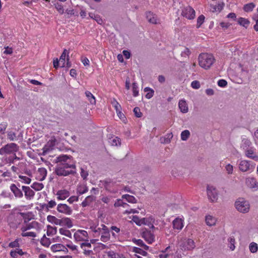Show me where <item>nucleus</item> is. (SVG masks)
I'll list each match as a JSON object with an SVG mask.
<instances>
[{
  "label": "nucleus",
  "mask_w": 258,
  "mask_h": 258,
  "mask_svg": "<svg viewBox=\"0 0 258 258\" xmlns=\"http://www.w3.org/2000/svg\"><path fill=\"white\" fill-rule=\"evenodd\" d=\"M58 163L55 169V174L59 176H67L76 173L75 161L71 156L60 155L57 157Z\"/></svg>",
  "instance_id": "nucleus-1"
},
{
  "label": "nucleus",
  "mask_w": 258,
  "mask_h": 258,
  "mask_svg": "<svg viewBox=\"0 0 258 258\" xmlns=\"http://www.w3.org/2000/svg\"><path fill=\"white\" fill-rule=\"evenodd\" d=\"M199 66L205 70H209L216 61L214 55L210 53H201L198 57Z\"/></svg>",
  "instance_id": "nucleus-2"
},
{
  "label": "nucleus",
  "mask_w": 258,
  "mask_h": 258,
  "mask_svg": "<svg viewBox=\"0 0 258 258\" xmlns=\"http://www.w3.org/2000/svg\"><path fill=\"white\" fill-rule=\"evenodd\" d=\"M22 215L19 212L12 211L8 217V221L9 225L13 229H17L22 223L21 220Z\"/></svg>",
  "instance_id": "nucleus-3"
},
{
  "label": "nucleus",
  "mask_w": 258,
  "mask_h": 258,
  "mask_svg": "<svg viewBox=\"0 0 258 258\" xmlns=\"http://www.w3.org/2000/svg\"><path fill=\"white\" fill-rule=\"evenodd\" d=\"M19 150V146L16 143H9L0 149V154H15Z\"/></svg>",
  "instance_id": "nucleus-4"
},
{
  "label": "nucleus",
  "mask_w": 258,
  "mask_h": 258,
  "mask_svg": "<svg viewBox=\"0 0 258 258\" xmlns=\"http://www.w3.org/2000/svg\"><path fill=\"white\" fill-rule=\"evenodd\" d=\"M236 209L242 213H247L250 208V205L248 201L243 198H239L235 203Z\"/></svg>",
  "instance_id": "nucleus-5"
},
{
  "label": "nucleus",
  "mask_w": 258,
  "mask_h": 258,
  "mask_svg": "<svg viewBox=\"0 0 258 258\" xmlns=\"http://www.w3.org/2000/svg\"><path fill=\"white\" fill-rule=\"evenodd\" d=\"M255 164L246 160H241L239 163V169L242 172L252 171L255 168Z\"/></svg>",
  "instance_id": "nucleus-6"
},
{
  "label": "nucleus",
  "mask_w": 258,
  "mask_h": 258,
  "mask_svg": "<svg viewBox=\"0 0 258 258\" xmlns=\"http://www.w3.org/2000/svg\"><path fill=\"white\" fill-rule=\"evenodd\" d=\"M74 238L76 242L89 241V235L88 232L84 230L79 229L74 234Z\"/></svg>",
  "instance_id": "nucleus-7"
},
{
  "label": "nucleus",
  "mask_w": 258,
  "mask_h": 258,
  "mask_svg": "<svg viewBox=\"0 0 258 258\" xmlns=\"http://www.w3.org/2000/svg\"><path fill=\"white\" fill-rule=\"evenodd\" d=\"M183 250H192L196 247L194 240L191 238L184 239L180 245Z\"/></svg>",
  "instance_id": "nucleus-8"
},
{
  "label": "nucleus",
  "mask_w": 258,
  "mask_h": 258,
  "mask_svg": "<svg viewBox=\"0 0 258 258\" xmlns=\"http://www.w3.org/2000/svg\"><path fill=\"white\" fill-rule=\"evenodd\" d=\"M181 15L189 20H192L195 18L196 12L192 8L187 6L182 9Z\"/></svg>",
  "instance_id": "nucleus-9"
},
{
  "label": "nucleus",
  "mask_w": 258,
  "mask_h": 258,
  "mask_svg": "<svg viewBox=\"0 0 258 258\" xmlns=\"http://www.w3.org/2000/svg\"><path fill=\"white\" fill-rule=\"evenodd\" d=\"M80 247L83 250V253L85 256L95 258L94 256H92L94 255V252L91 249L92 245L89 241L82 242L80 245Z\"/></svg>",
  "instance_id": "nucleus-10"
},
{
  "label": "nucleus",
  "mask_w": 258,
  "mask_h": 258,
  "mask_svg": "<svg viewBox=\"0 0 258 258\" xmlns=\"http://www.w3.org/2000/svg\"><path fill=\"white\" fill-rule=\"evenodd\" d=\"M142 237L148 244H152L155 240L154 233L147 229L142 232Z\"/></svg>",
  "instance_id": "nucleus-11"
},
{
  "label": "nucleus",
  "mask_w": 258,
  "mask_h": 258,
  "mask_svg": "<svg viewBox=\"0 0 258 258\" xmlns=\"http://www.w3.org/2000/svg\"><path fill=\"white\" fill-rule=\"evenodd\" d=\"M207 195L209 200L214 202L218 200V192L215 188L212 186L208 185L207 186Z\"/></svg>",
  "instance_id": "nucleus-12"
},
{
  "label": "nucleus",
  "mask_w": 258,
  "mask_h": 258,
  "mask_svg": "<svg viewBox=\"0 0 258 258\" xmlns=\"http://www.w3.org/2000/svg\"><path fill=\"white\" fill-rule=\"evenodd\" d=\"M56 209L58 212L68 215H71L73 212L72 208L65 204H58Z\"/></svg>",
  "instance_id": "nucleus-13"
},
{
  "label": "nucleus",
  "mask_w": 258,
  "mask_h": 258,
  "mask_svg": "<svg viewBox=\"0 0 258 258\" xmlns=\"http://www.w3.org/2000/svg\"><path fill=\"white\" fill-rule=\"evenodd\" d=\"M106 226L104 224H101L100 226H99L98 224L96 225L93 224L90 226V229L93 233L94 236H99L102 232V229L105 228L103 227Z\"/></svg>",
  "instance_id": "nucleus-14"
},
{
  "label": "nucleus",
  "mask_w": 258,
  "mask_h": 258,
  "mask_svg": "<svg viewBox=\"0 0 258 258\" xmlns=\"http://www.w3.org/2000/svg\"><path fill=\"white\" fill-rule=\"evenodd\" d=\"M22 188L27 200H32L34 198L35 192L29 186H22Z\"/></svg>",
  "instance_id": "nucleus-15"
},
{
  "label": "nucleus",
  "mask_w": 258,
  "mask_h": 258,
  "mask_svg": "<svg viewBox=\"0 0 258 258\" xmlns=\"http://www.w3.org/2000/svg\"><path fill=\"white\" fill-rule=\"evenodd\" d=\"M50 249L52 252L63 251L65 253L68 252V249L66 246L60 243H56L51 246Z\"/></svg>",
  "instance_id": "nucleus-16"
},
{
  "label": "nucleus",
  "mask_w": 258,
  "mask_h": 258,
  "mask_svg": "<svg viewBox=\"0 0 258 258\" xmlns=\"http://www.w3.org/2000/svg\"><path fill=\"white\" fill-rule=\"evenodd\" d=\"M70 195V191L66 189L58 190L56 193V196L58 200H64L68 198Z\"/></svg>",
  "instance_id": "nucleus-17"
},
{
  "label": "nucleus",
  "mask_w": 258,
  "mask_h": 258,
  "mask_svg": "<svg viewBox=\"0 0 258 258\" xmlns=\"http://www.w3.org/2000/svg\"><path fill=\"white\" fill-rule=\"evenodd\" d=\"M104 227L105 228L102 229V232L100 235L101 236L100 240L104 242H106L110 240V234L108 228L107 226Z\"/></svg>",
  "instance_id": "nucleus-18"
},
{
  "label": "nucleus",
  "mask_w": 258,
  "mask_h": 258,
  "mask_svg": "<svg viewBox=\"0 0 258 258\" xmlns=\"http://www.w3.org/2000/svg\"><path fill=\"white\" fill-rule=\"evenodd\" d=\"M10 189L17 198H22L23 196L22 191L15 184H12L10 185Z\"/></svg>",
  "instance_id": "nucleus-19"
},
{
  "label": "nucleus",
  "mask_w": 258,
  "mask_h": 258,
  "mask_svg": "<svg viewBox=\"0 0 258 258\" xmlns=\"http://www.w3.org/2000/svg\"><path fill=\"white\" fill-rule=\"evenodd\" d=\"M224 6V3H218L216 5L210 4L209 6V9L212 12H220L222 10Z\"/></svg>",
  "instance_id": "nucleus-20"
},
{
  "label": "nucleus",
  "mask_w": 258,
  "mask_h": 258,
  "mask_svg": "<svg viewBox=\"0 0 258 258\" xmlns=\"http://www.w3.org/2000/svg\"><path fill=\"white\" fill-rule=\"evenodd\" d=\"M57 223L66 226L69 228L72 227L73 226L72 219L68 217L63 218L59 220V223L57 222L56 224Z\"/></svg>",
  "instance_id": "nucleus-21"
},
{
  "label": "nucleus",
  "mask_w": 258,
  "mask_h": 258,
  "mask_svg": "<svg viewBox=\"0 0 258 258\" xmlns=\"http://www.w3.org/2000/svg\"><path fill=\"white\" fill-rule=\"evenodd\" d=\"M245 183L246 185L249 188H253L258 186V183L255 178L253 177H248L246 179Z\"/></svg>",
  "instance_id": "nucleus-22"
},
{
  "label": "nucleus",
  "mask_w": 258,
  "mask_h": 258,
  "mask_svg": "<svg viewBox=\"0 0 258 258\" xmlns=\"http://www.w3.org/2000/svg\"><path fill=\"white\" fill-rule=\"evenodd\" d=\"M146 18L150 23L156 24L158 23L157 16L151 12H147L146 13Z\"/></svg>",
  "instance_id": "nucleus-23"
},
{
  "label": "nucleus",
  "mask_w": 258,
  "mask_h": 258,
  "mask_svg": "<svg viewBox=\"0 0 258 258\" xmlns=\"http://www.w3.org/2000/svg\"><path fill=\"white\" fill-rule=\"evenodd\" d=\"M173 227L174 229L180 230L183 227V221L181 219L177 218L173 221Z\"/></svg>",
  "instance_id": "nucleus-24"
},
{
  "label": "nucleus",
  "mask_w": 258,
  "mask_h": 258,
  "mask_svg": "<svg viewBox=\"0 0 258 258\" xmlns=\"http://www.w3.org/2000/svg\"><path fill=\"white\" fill-rule=\"evenodd\" d=\"M88 191V188L86 184L83 183L78 185L77 187V192L80 195L85 194Z\"/></svg>",
  "instance_id": "nucleus-25"
},
{
  "label": "nucleus",
  "mask_w": 258,
  "mask_h": 258,
  "mask_svg": "<svg viewBox=\"0 0 258 258\" xmlns=\"http://www.w3.org/2000/svg\"><path fill=\"white\" fill-rule=\"evenodd\" d=\"M178 107L182 113H185L188 112V108L185 100H180L178 102Z\"/></svg>",
  "instance_id": "nucleus-26"
},
{
  "label": "nucleus",
  "mask_w": 258,
  "mask_h": 258,
  "mask_svg": "<svg viewBox=\"0 0 258 258\" xmlns=\"http://www.w3.org/2000/svg\"><path fill=\"white\" fill-rule=\"evenodd\" d=\"M245 156L253 159H258V156L256 155L253 148H250L245 151Z\"/></svg>",
  "instance_id": "nucleus-27"
},
{
  "label": "nucleus",
  "mask_w": 258,
  "mask_h": 258,
  "mask_svg": "<svg viewBox=\"0 0 258 258\" xmlns=\"http://www.w3.org/2000/svg\"><path fill=\"white\" fill-rule=\"evenodd\" d=\"M205 221L207 225L212 226L215 225L217 220L214 217L211 215H208L206 217Z\"/></svg>",
  "instance_id": "nucleus-28"
},
{
  "label": "nucleus",
  "mask_w": 258,
  "mask_h": 258,
  "mask_svg": "<svg viewBox=\"0 0 258 258\" xmlns=\"http://www.w3.org/2000/svg\"><path fill=\"white\" fill-rule=\"evenodd\" d=\"M94 197L93 196H87L82 202L81 205L83 207H86L89 206L94 200Z\"/></svg>",
  "instance_id": "nucleus-29"
},
{
  "label": "nucleus",
  "mask_w": 258,
  "mask_h": 258,
  "mask_svg": "<svg viewBox=\"0 0 258 258\" xmlns=\"http://www.w3.org/2000/svg\"><path fill=\"white\" fill-rule=\"evenodd\" d=\"M109 142L113 146H116L121 144L120 139L117 137H113L109 138Z\"/></svg>",
  "instance_id": "nucleus-30"
},
{
  "label": "nucleus",
  "mask_w": 258,
  "mask_h": 258,
  "mask_svg": "<svg viewBox=\"0 0 258 258\" xmlns=\"http://www.w3.org/2000/svg\"><path fill=\"white\" fill-rule=\"evenodd\" d=\"M89 15L91 19L95 20L98 24L101 25L103 23V21L99 15H95L92 13H90Z\"/></svg>",
  "instance_id": "nucleus-31"
},
{
  "label": "nucleus",
  "mask_w": 258,
  "mask_h": 258,
  "mask_svg": "<svg viewBox=\"0 0 258 258\" xmlns=\"http://www.w3.org/2000/svg\"><path fill=\"white\" fill-rule=\"evenodd\" d=\"M238 23L243 27L247 28L250 24L249 21L244 18L240 17L238 19Z\"/></svg>",
  "instance_id": "nucleus-32"
},
{
  "label": "nucleus",
  "mask_w": 258,
  "mask_h": 258,
  "mask_svg": "<svg viewBox=\"0 0 258 258\" xmlns=\"http://www.w3.org/2000/svg\"><path fill=\"white\" fill-rule=\"evenodd\" d=\"M59 233L62 235H64L69 238H72V233L70 230L65 228H61L59 229Z\"/></svg>",
  "instance_id": "nucleus-33"
},
{
  "label": "nucleus",
  "mask_w": 258,
  "mask_h": 258,
  "mask_svg": "<svg viewBox=\"0 0 258 258\" xmlns=\"http://www.w3.org/2000/svg\"><path fill=\"white\" fill-rule=\"evenodd\" d=\"M66 55H67V50L64 49L61 54L60 58H59V62L60 64H61L60 67L63 68L66 66Z\"/></svg>",
  "instance_id": "nucleus-34"
},
{
  "label": "nucleus",
  "mask_w": 258,
  "mask_h": 258,
  "mask_svg": "<svg viewBox=\"0 0 258 258\" xmlns=\"http://www.w3.org/2000/svg\"><path fill=\"white\" fill-rule=\"evenodd\" d=\"M132 220L138 225H141L142 224H145V219L142 218L140 219L139 217L137 216H133L132 218Z\"/></svg>",
  "instance_id": "nucleus-35"
},
{
  "label": "nucleus",
  "mask_w": 258,
  "mask_h": 258,
  "mask_svg": "<svg viewBox=\"0 0 258 258\" xmlns=\"http://www.w3.org/2000/svg\"><path fill=\"white\" fill-rule=\"evenodd\" d=\"M86 96L89 100L90 103L95 104L96 103V99L94 96L89 91L85 92Z\"/></svg>",
  "instance_id": "nucleus-36"
},
{
  "label": "nucleus",
  "mask_w": 258,
  "mask_h": 258,
  "mask_svg": "<svg viewBox=\"0 0 258 258\" xmlns=\"http://www.w3.org/2000/svg\"><path fill=\"white\" fill-rule=\"evenodd\" d=\"M31 187L36 191H39L44 188V185L42 183L35 182Z\"/></svg>",
  "instance_id": "nucleus-37"
},
{
  "label": "nucleus",
  "mask_w": 258,
  "mask_h": 258,
  "mask_svg": "<svg viewBox=\"0 0 258 258\" xmlns=\"http://www.w3.org/2000/svg\"><path fill=\"white\" fill-rule=\"evenodd\" d=\"M38 173L40 174V180H44L47 175V170L45 168H39L38 170Z\"/></svg>",
  "instance_id": "nucleus-38"
},
{
  "label": "nucleus",
  "mask_w": 258,
  "mask_h": 258,
  "mask_svg": "<svg viewBox=\"0 0 258 258\" xmlns=\"http://www.w3.org/2000/svg\"><path fill=\"white\" fill-rule=\"evenodd\" d=\"M122 198V199H125L128 202L131 203H136L137 201L136 199L133 196L127 194L123 195Z\"/></svg>",
  "instance_id": "nucleus-39"
},
{
  "label": "nucleus",
  "mask_w": 258,
  "mask_h": 258,
  "mask_svg": "<svg viewBox=\"0 0 258 258\" xmlns=\"http://www.w3.org/2000/svg\"><path fill=\"white\" fill-rule=\"evenodd\" d=\"M34 226L32 223H27V222L24 223L21 227L20 230L21 232H24L25 231H27L28 230L31 229Z\"/></svg>",
  "instance_id": "nucleus-40"
},
{
  "label": "nucleus",
  "mask_w": 258,
  "mask_h": 258,
  "mask_svg": "<svg viewBox=\"0 0 258 258\" xmlns=\"http://www.w3.org/2000/svg\"><path fill=\"white\" fill-rule=\"evenodd\" d=\"M144 91L147 92L145 97L147 99L151 98L154 95V91L149 87H146L144 89Z\"/></svg>",
  "instance_id": "nucleus-41"
},
{
  "label": "nucleus",
  "mask_w": 258,
  "mask_h": 258,
  "mask_svg": "<svg viewBox=\"0 0 258 258\" xmlns=\"http://www.w3.org/2000/svg\"><path fill=\"white\" fill-rule=\"evenodd\" d=\"M255 7V5L253 3H250L243 6V10L246 12H251Z\"/></svg>",
  "instance_id": "nucleus-42"
},
{
  "label": "nucleus",
  "mask_w": 258,
  "mask_h": 258,
  "mask_svg": "<svg viewBox=\"0 0 258 258\" xmlns=\"http://www.w3.org/2000/svg\"><path fill=\"white\" fill-rule=\"evenodd\" d=\"M40 243L45 247H48L51 243L50 239L47 238L45 235L41 239Z\"/></svg>",
  "instance_id": "nucleus-43"
},
{
  "label": "nucleus",
  "mask_w": 258,
  "mask_h": 258,
  "mask_svg": "<svg viewBox=\"0 0 258 258\" xmlns=\"http://www.w3.org/2000/svg\"><path fill=\"white\" fill-rule=\"evenodd\" d=\"M111 104L112 105L113 107L114 108L116 112L119 111V110H121V105L119 104V103L117 102L116 99L113 98L111 101Z\"/></svg>",
  "instance_id": "nucleus-44"
},
{
  "label": "nucleus",
  "mask_w": 258,
  "mask_h": 258,
  "mask_svg": "<svg viewBox=\"0 0 258 258\" xmlns=\"http://www.w3.org/2000/svg\"><path fill=\"white\" fill-rule=\"evenodd\" d=\"M67 248H69L70 250L73 251H78V247L77 245L73 244V242L69 240L66 244Z\"/></svg>",
  "instance_id": "nucleus-45"
},
{
  "label": "nucleus",
  "mask_w": 258,
  "mask_h": 258,
  "mask_svg": "<svg viewBox=\"0 0 258 258\" xmlns=\"http://www.w3.org/2000/svg\"><path fill=\"white\" fill-rule=\"evenodd\" d=\"M249 249L251 253H255L258 250V245L256 243L252 242L250 243Z\"/></svg>",
  "instance_id": "nucleus-46"
},
{
  "label": "nucleus",
  "mask_w": 258,
  "mask_h": 258,
  "mask_svg": "<svg viewBox=\"0 0 258 258\" xmlns=\"http://www.w3.org/2000/svg\"><path fill=\"white\" fill-rule=\"evenodd\" d=\"M56 233V228L51 226H48L46 234L48 236H52Z\"/></svg>",
  "instance_id": "nucleus-47"
},
{
  "label": "nucleus",
  "mask_w": 258,
  "mask_h": 258,
  "mask_svg": "<svg viewBox=\"0 0 258 258\" xmlns=\"http://www.w3.org/2000/svg\"><path fill=\"white\" fill-rule=\"evenodd\" d=\"M134 243H135L137 245L143 247L145 250H148L149 248L148 246L146 245L144 242L141 239H135L134 240Z\"/></svg>",
  "instance_id": "nucleus-48"
},
{
  "label": "nucleus",
  "mask_w": 258,
  "mask_h": 258,
  "mask_svg": "<svg viewBox=\"0 0 258 258\" xmlns=\"http://www.w3.org/2000/svg\"><path fill=\"white\" fill-rule=\"evenodd\" d=\"M229 242V247L231 250H234L235 249V240L233 236H231L228 238Z\"/></svg>",
  "instance_id": "nucleus-49"
},
{
  "label": "nucleus",
  "mask_w": 258,
  "mask_h": 258,
  "mask_svg": "<svg viewBox=\"0 0 258 258\" xmlns=\"http://www.w3.org/2000/svg\"><path fill=\"white\" fill-rule=\"evenodd\" d=\"M133 251L143 256H147L148 255L147 252L139 247H134L133 248Z\"/></svg>",
  "instance_id": "nucleus-50"
},
{
  "label": "nucleus",
  "mask_w": 258,
  "mask_h": 258,
  "mask_svg": "<svg viewBox=\"0 0 258 258\" xmlns=\"http://www.w3.org/2000/svg\"><path fill=\"white\" fill-rule=\"evenodd\" d=\"M21 236L22 237H35L36 234L34 232L32 231H25L21 232Z\"/></svg>",
  "instance_id": "nucleus-51"
},
{
  "label": "nucleus",
  "mask_w": 258,
  "mask_h": 258,
  "mask_svg": "<svg viewBox=\"0 0 258 258\" xmlns=\"http://www.w3.org/2000/svg\"><path fill=\"white\" fill-rule=\"evenodd\" d=\"M53 146V144L52 141H49L44 146L43 150V152L46 153L49 151L50 150H52V147Z\"/></svg>",
  "instance_id": "nucleus-52"
},
{
  "label": "nucleus",
  "mask_w": 258,
  "mask_h": 258,
  "mask_svg": "<svg viewBox=\"0 0 258 258\" xmlns=\"http://www.w3.org/2000/svg\"><path fill=\"white\" fill-rule=\"evenodd\" d=\"M19 178H20V181L21 182L26 184H29L31 181V178L26 176L19 175Z\"/></svg>",
  "instance_id": "nucleus-53"
},
{
  "label": "nucleus",
  "mask_w": 258,
  "mask_h": 258,
  "mask_svg": "<svg viewBox=\"0 0 258 258\" xmlns=\"http://www.w3.org/2000/svg\"><path fill=\"white\" fill-rule=\"evenodd\" d=\"M205 16L203 15L199 16L197 19V27L200 28L205 21Z\"/></svg>",
  "instance_id": "nucleus-54"
},
{
  "label": "nucleus",
  "mask_w": 258,
  "mask_h": 258,
  "mask_svg": "<svg viewBox=\"0 0 258 258\" xmlns=\"http://www.w3.org/2000/svg\"><path fill=\"white\" fill-rule=\"evenodd\" d=\"M132 90L133 93V96L134 97H137L139 95V90L137 84L135 82L133 83L132 84Z\"/></svg>",
  "instance_id": "nucleus-55"
},
{
  "label": "nucleus",
  "mask_w": 258,
  "mask_h": 258,
  "mask_svg": "<svg viewBox=\"0 0 258 258\" xmlns=\"http://www.w3.org/2000/svg\"><path fill=\"white\" fill-rule=\"evenodd\" d=\"M190 133L188 130H184L181 133V139L183 141H186L189 137Z\"/></svg>",
  "instance_id": "nucleus-56"
},
{
  "label": "nucleus",
  "mask_w": 258,
  "mask_h": 258,
  "mask_svg": "<svg viewBox=\"0 0 258 258\" xmlns=\"http://www.w3.org/2000/svg\"><path fill=\"white\" fill-rule=\"evenodd\" d=\"M8 126L7 122H3L0 123V134L4 135L5 133L6 130Z\"/></svg>",
  "instance_id": "nucleus-57"
},
{
  "label": "nucleus",
  "mask_w": 258,
  "mask_h": 258,
  "mask_svg": "<svg viewBox=\"0 0 258 258\" xmlns=\"http://www.w3.org/2000/svg\"><path fill=\"white\" fill-rule=\"evenodd\" d=\"M7 138L11 141L16 140L17 137L15 133L13 132H9L7 134Z\"/></svg>",
  "instance_id": "nucleus-58"
},
{
  "label": "nucleus",
  "mask_w": 258,
  "mask_h": 258,
  "mask_svg": "<svg viewBox=\"0 0 258 258\" xmlns=\"http://www.w3.org/2000/svg\"><path fill=\"white\" fill-rule=\"evenodd\" d=\"M19 214L22 215L21 220L22 221L24 220V223H27L30 220L29 213L19 212Z\"/></svg>",
  "instance_id": "nucleus-59"
},
{
  "label": "nucleus",
  "mask_w": 258,
  "mask_h": 258,
  "mask_svg": "<svg viewBox=\"0 0 258 258\" xmlns=\"http://www.w3.org/2000/svg\"><path fill=\"white\" fill-rule=\"evenodd\" d=\"M19 242V239H17L15 240L14 241L9 243V246L11 248L19 247L20 246Z\"/></svg>",
  "instance_id": "nucleus-60"
},
{
  "label": "nucleus",
  "mask_w": 258,
  "mask_h": 258,
  "mask_svg": "<svg viewBox=\"0 0 258 258\" xmlns=\"http://www.w3.org/2000/svg\"><path fill=\"white\" fill-rule=\"evenodd\" d=\"M55 8L60 14H63L64 9L61 4L58 3L55 4Z\"/></svg>",
  "instance_id": "nucleus-61"
},
{
  "label": "nucleus",
  "mask_w": 258,
  "mask_h": 258,
  "mask_svg": "<svg viewBox=\"0 0 258 258\" xmlns=\"http://www.w3.org/2000/svg\"><path fill=\"white\" fill-rule=\"evenodd\" d=\"M133 111L136 117H141L142 116V113L141 112V110L139 107H135Z\"/></svg>",
  "instance_id": "nucleus-62"
},
{
  "label": "nucleus",
  "mask_w": 258,
  "mask_h": 258,
  "mask_svg": "<svg viewBox=\"0 0 258 258\" xmlns=\"http://www.w3.org/2000/svg\"><path fill=\"white\" fill-rule=\"evenodd\" d=\"M191 86L192 88L198 89L200 88V83L198 81H194L191 83Z\"/></svg>",
  "instance_id": "nucleus-63"
},
{
  "label": "nucleus",
  "mask_w": 258,
  "mask_h": 258,
  "mask_svg": "<svg viewBox=\"0 0 258 258\" xmlns=\"http://www.w3.org/2000/svg\"><path fill=\"white\" fill-rule=\"evenodd\" d=\"M80 174L83 179H86L87 178V176H88V171L84 170L82 168H81Z\"/></svg>",
  "instance_id": "nucleus-64"
}]
</instances>
